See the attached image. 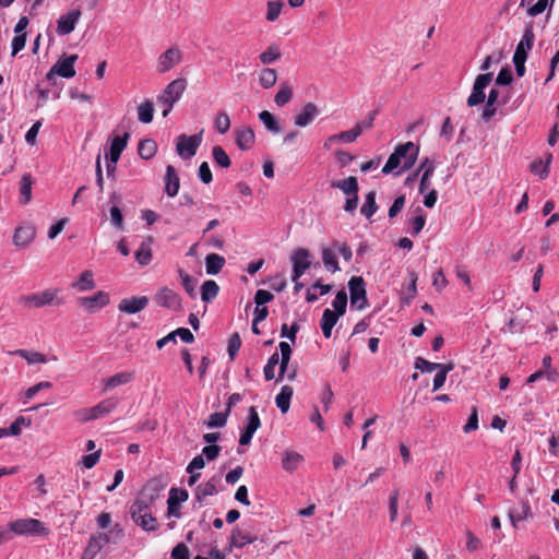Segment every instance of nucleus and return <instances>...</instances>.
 <instances>
[{"mask_svg":"<svg viewBox=\"0 0 559 559\" xmlns=\"http://www.w3.org/2000/svg\"><path fill=\"white\" fill-rule=\"evenodd\" d=\"M160 490L162 487L158 481H148L142 491V498L135 500L130 507L132 520L144 531H155L157 527V521L152 515L148 502H153L158 498Z\"/></svg>","mask_w":559,"mask_h":559,"instance_id":"obj_1","label":"nucleus"},{"mask_svg":"<svg viewBox=\"0 0 559 559\" xmlns=\"http://www.w3.org/2000/svg\"><path fill=\"white\" fill-rule=\"evenodd\" d=\"M418 154L419 147L415 143L406 142L399 144L382 167V174L388 175L392 171H397V174L408 171L414 166Z\"/></svg>","mask_w":559,"mask_h":559,"instance_id":"obj_2","label":"nucleus"},{"mask_svg":"<svg viewBox=\"0 0 559 559\" xmlns=\"http://www.w3.org/2000/svg\"><path fill=\"white\" fill-rule=\"evenodd\" d=\"M63 304L59 296V289L49 287L40 292L22 295L19 298V305L24 308L38 309L47 306H60Z\"/></svg>","mask_w":559,"mask_h":559,"instance_id":"obj_3","label":"nucleus"},{"mask_svg":"<svg viewBox=\"0 0 559 559\" xmlns=\"http://www.w3.org/2000/svg\"><path fill=\"white\" fill-rule=\"evenodd\" d=\"M187 85L186 79H176L167 84L164 92L157 97V104L163 108L162 116L164 118L168 116L174 105L181 98Z\"/></svg>","mask_w":559,"mask_h":559,"instance_id":"obj_4","label":"nucleus"},{"mask_svg":"<svg viewBox=\"0 0 559 559\" xmlns=\"http://www.w3.org/2000/svg\"><path fill=\"white\" fill-rule=\"evenodd\" d=\"M116 407L117 401L114 399H106L93 407L75 411L73 416L81 423H87L90 420H95L108 415Z\"/></svg>","mask_w":559,"mask_h":559,"instance_id":"obj_5","label":"nucleus"},{"mask_svg":"<svg viewBox=\"0 0 559 559\" xmlns=\"http://www.w3.org/2000/svg\"><path fill=\"white\" fill-rule=\"evenodd\" d=\"M9 528L15 535L46 536L49 530L36 519H19L9 523Z\"/></svg>","mask_w":559,"mask_h":559,"instance_id":"obj_6","label":"nucleus"},{"mask_svg":"<svg viewBox=\"0 0 559 559\" xmlns=\"http://www.w3.org/2000/svg\"><path fill=\"white\" fill-rule=\"evenodd\" d=\"M154 301L158 307L166 308L174 312L182 311V298L175 289L163 286L154 295Z\"/></svg>","mask_w":559,"mask_h":559,"instance_id":"obj_7","label":"nucleus"},{"mask_svg":"<svg viewBox=\"0 0 559 559\" xmlns=\"http://www.w3.org/2000/svg\"><path fill=\"white\" fill-rule=\"evenodd\" d=\"M201 131L198 134L187 135L180 134L176 140V152L182 159H190L193 157L202 143Z\"/></svg>","mask_w":559,"mask_h":559,"instance_id":"obj_8","label":"nucleus"},{"mask_svg":"<svg viewBox=\"0 0 559 559\" xmlns=\"http://www.w3.org/2000/svg\"><path fill=\"white\" fill-rule=\"evenodd\" d=\"M348 289L350 295V305L359 310L368 306L366 284L362 277L353 276L348 281Z\"/></svg>","mask_w":559,"mask_h":559,"instance_id":"obj_9","label":"nucleus"},{"mask_svg":"<svg viewBox=\"0 0 559 559\" xmlns=\"http://www.w3.org/2000/svg\"><path fill=\"white\" fill-rule=\"evenodd\" d=\"M293 264L292 281L297 282L310 267V252L305 248H298L290 255Z\"/></svg>","mask_w":559,"mask_h":559,"instance_id":"obj_10","label":"nucleus"},{"mask_svg":"<svg viewBox=\"0 0 559 559\" xmlns=\"http://www.w3.org/2000/svg\"><path fill=\"white\" fill-rule=\"evenodd\" d=\"M36 237V227L28 222L16 226L13 233L12 242L19 249L27 248Z\"/></svg>","mask_w":559,"mask_h":559,"instance_id":"obj_11","label":"nucleus"},{"mask_svg":"<svg viewBox=\"0 0 559 559\" xmlns=\"http://www.w3.org/2000/svg\"><path fill=\"white\" fill-rule=\"evenodd\" d=\"M182 61V51L179 47L173 46L164 51L157 59L156 71L167 73Z\"/></svg>","mask_w":559,"mask_h":559,"instance_id":"obj_12","label":"nucleus"},{"mask_svg":"<svg viewBox=\"0 0 559 559\" xmlns=\"http://www.w3.org/2000/svg\"><path fill=\"white\" fill-rule=\"evenodd\" d=\"M492 81V73H484L477 75L473 85V92L467 98V106L474 107L484 103L486 95L485 88Z\"/></svg>","mask_w":559,"mask_h":559,"instance_id":"obj_13","label":"nucleus"},{"mask_svg":"<svg viewBox=\"0 0 559 559\" xmlns=\"http://www.w3.org/2000/svg\"><path fill=\"white\" fill-rule=\"evenodd\" d=\"M261 420L258 411L254 406H251L248 412L246 425L240 433L239 443L241 445L250 444L253 435L260 428Z\"/></svg>","mask_w":559,"mask_h":559,"instance_id":"obj_14","label":"nucleus"},{"mask_svg":"<svg viewBox=\"0 0 559 559\" xmlns=\"http://www.w3.org/2000/svg\"><path fill=\"white\" fill-rule=\"evenodd\" d=\"M76 59V55L59 59L47 73V79L51 80L53 75H59L66 79L73 78L75 75L74 63Z\"/></svg>","mask_w":559,"mask_h":559,"instance_id":"obj_15","label":"nucleus"},{"mask_svg":"<svg viewBox=\"0 0 559 559\" xmlns=\"http://www.w3.org/2000/svg\"><path fill=\"white\" fill-rule=\"evenodd\" d=\"M129 136L130 134L126 132L123 135H117L112 139L109 153L106 155L108 174L115 170V165L124 150Z\"/></svg>","mask_w":559,"mask_h":559,"instance_id":"obj_16","label":"nucleus"},{"mask_svg":"<svg viewBox=\"0 0 559 559\" xmlns=\"http://www.w3.org/2000/svg\"><path fill=\"white\" fill-rule=\"evenodd\" d=\"M534 40L535 34L533 25L528 24L525 26L522 38L515 48L513 59L526 60L528 51L533 48Z\"/></svg>","mask_w":559,"mask_h":559,"instance_id":"obj_17","label":"nucleus"},{"mask_svg":"<svg viewBox=\"0 0 559 559\" xmlns=\"http://www.w3.org/2000/svg\"><path fill=\"white\" fill-rule=\"evenodd\" d=\"M78 302L86 311L94 312L98 309L106 307L109 304V295L106 292L99 290L93 296L80 297L78 299Z\"/></svg>","mask_w":559,"mask_h":559,"instance_id":"obj_18","label":"nucleus"},{"mask_svg":"<svg viewBox=\"0 0 559 559\" xmlns=\"http://www.w3.org/2000/svg\"><path fill=\"white\" fill-rule=\"evenodd\" d=\"M320 115V110L314 103H307L300 111L294 117V123L297 127L306 128L311 124Z\"/></svg>","mask_w":559,"mask_h":559,"instance_id":"obj_19","label":"nucleus"},{"mask_svg":"<svg viewBox=\"0 0 559 559\" xmlns=\"http://www.w3.org/2000/svg\"><path fill=\"white\" fill-rule=\"evenodd\" d=\"M148 305V298L146 296H132L130 298L122 299L118 305V310L123 313L134 314Z\"/></svg>","mask_w":559,"mask_h":559,"instance_id":"obj_20","label":"nucleus"},{"mask_svg":"<svg viewBox=\"0 0 559 559\" xmlns=\"http://www.w3.org/2000/svg\"><path fill=\"white\" fill-rule=\"evenodd\" d=\"M81 17L80 10H71L67 14L61 15L57 21V33L59 35L70 34Z\"/></svg>","mask_w":559,"mask_h":559,"instance_id":"obj_21","label":"nucleus"},{"mask_svg":"<svg viewBox=\"0 0 559 559\" xmlns=\"http://www.w3.org/2000/svg\"><path fill=\"white\" fill-rule=\"evenodd\" d=\"M221 483V477L213 476L206 483L199 485L195 488L194 497L199 502H202L206 497L214 496L218 492L217 485Z\"/></svg>","mask_w":559,"mask_h":559,"instance_id":"obj_22","label":"nucleus"},{"mask_svg":"<svg viewBox=\"0 0 559 559\" xmlns=\"http://www.w3.org/2000/svg\"><path fill=\"white\" fill-rule=\"evenodd\" d=\"M509 519L514 528L518 527V523L532 518L531 507L527 502L522 501L520 507L511 508L508 512Z\"/></svg>","mask_w":559,"mask_h":559,"instance_id":"obj_23","label":"nucleus"},{"mask_svg":"<svg viewBox=\"0 0 559 559\" xmlns=\"http://www.w3.org/2000/svg\"><path fill=\"white\" fill-rule=\"evenodd\" d=\"M104 546L106 543L118 544L124 536L123 528L120 524L112 525L107 533L94 534Z\"/></svg>","mask_w":559,"mask_h":559,"instance_id":"obj_24","label":"nucleus"},{"mask_svg":"<svg viewBox=\"0 0 559 559\" xmlns=\"http://www.w3.org/2000/svg\"><path fill=\"white\" fill-rule=\"evenodd\" d=\"M95 286L94 273L91 270L83 271L79 278L72 283V288L80 293L92 290Z\"/></svg>","mask_w":559,"mask_h":559,"instance_id":"obj_25","label":"nucleus"},{"mask_svg":"<svg viewBox=\"0 0 559 559\" xmlns=\"http://www.w3.org/2000/svg\"><path fill=\"white\" fill-rule=\"evenodd\" d=\"M134 379V371L118 372L104 380L105 390L130 383Z\"/></svg>","mask_w":559,"mask_h":559,"instance_id":"obj_26","label":"nucleus"},{"mask_svg":"<svg viewBox=\"0 0 559 559\" xmlns=\"http://www.w3.org/2000/svg\"><path fill=\"white\" fill-rule=\"evenodd\" d=\"M257 540V536L235 527L230 536V545L236 548H242L246 545L252 544Z\"/></svg>","mask_w":559,"mask_h":559,"instance_id":"obj_27","label":"nucleus"},{"mask_svg":"<svg viewBox=\"0 0 559 559\" xmlns=\"http://www.w3.org/2000/svg\"><path fill=\"white\" fill-rule=\"evenodd\" d=\"M254 143V132L251 128L243 127L236 130V144L240 150H249Z\"/></svg>","mask_w":559,"mask_h":559,"instance_id":"obj_28","label":"nucleus"},{"mask_svg":"<svg viewBox=\"0 0 559 559\" xmlns=\"http://www.w3.org/2000/svg\"><path fill=\"white\" fill-rule=\"evenodd\" d=\"M304 456L296 451H285L282 460V467L288 472H295L298 466L302 463Z\"/></svg>","mask_w":559,"mask_h":559,"instance_id":"obj_29","label":"nucleus"},{"mask_svg":"<svg viewBox=\"0 0 559 559\" xmlns=\"http://www.w3.org/2000/svg\"><path fill=\"white\" fill-rule=\"evenodd\" d=\"M225 258L217 253H210L205 257V270L209 275L218 274L225 265Z\"/></svg>","mask_w":559,"mask_h":559,"instance_id":"obj_30","label":"nucleus"},{"mask_svg":"<svg viewBox=\"0 0 559 559\" xmlns=\"http://www.w3.org/2000/svg\"><path fill=\"white\" fill-rule=\"evenodd\" d=\"M293 393L294 391L292 386L284 385L275 397V404L283 414L287 413L289 409Z\"/></svg>","mask_w":559,"mask_h":559,"instance_id":"obj_31","label":"nucleus"},{"mask_svg":"<svg viewBox=\"0 0 559 559\" xmlns=\"http://www.w3.org/2000/svg\"><path fill=\"white\" fill-rule=\"evenodd\" d=\"M178 275H179L181 285H182L183 289L186 290V293L189 295V297L195 298L197 297V286H198L197 278H194L193 276L188 274L182 269L178 270Z\"/></svg>","mask_w":559,"mask_h":559,"instance_id":"obj_32","label":"nucleus"},{"mask_svg":"<svg viewBox=\"0 0 559 559\" xmlns=\"http://www.w3.org/2000/svg\"><path fill=\"white\" fill-rule=\"evenodd\" d=\"M32 186L31 177H22L19 182V203L26 205L32 200Z\"/></svg>","mask_w":559,"mask_h":559,"instance_id":"obj_33","label":"nucleus"},{"mask_svg":"<svg viewBox=\"0 0 559 559\" xmlns=\"http://www.w3.org/2000/svg\"><path fill=\"white\" fill-rule=\"evenodd\" d=\"M331 187L342 190L346 195L358 193V183L356 177H347L344 180L332 181Z\"/></svg>","mask_w":559,"mask_h":559,"instance_id":"obj_34","label":"nucleus"},{"mask_svg":"<svg viewBox=\"0 0 559 559\" xmlns=\"http://www.w3.org/2000/svg\"><path fill=\"white\" fill-rule=\"evenodd\" d=\"M219 286L213 280L205 281L201 286V299L204 302H211L218 295Z\"/></svg>","mask_w":559,"mask_h":559,"instance_id":"obj_35","label":"nucleus"},{"mask_svg":"<svg viewBox=\"0 0 559 559\" xmlns=\"http://www.w3.org/2000/svg\"><path fill=\"white\" fill-rule=\"evenodd\" d=\"M281 56L280 47L276 44H272L259 55V60L262 64L269 66L277 61Z\"/></svg>","mask_w":559,"mask_h":559,"instance_id":"obj_36","label":"nucleus"},{"mask_svg":"<svg viewBox=\"0 0 559 559\" xmlns=\"http://www.w3.org/2000/svg\"><path fill=\"white\" fill-rule=\"evenodd\" d=\"M292 97H293L292 86L287 82H282L280 84L278 92L276 93V95L274 97V103L278 107H283L290 102Z\"/></svg>","mask_w":559,"mask_h":559,"instance_id":"obj_37","label":"nucleus"},{"mask_svg":"<svg viewBox=\"0 0 559 559\" xmlns=\"http://www.w3.org/2000/svg\"><path fill=\"white\" fill-rule=\"evenodd\" d=\"M10 355H16L24 358L28 364H45L47 361L45 355L38 352H29L26 349H15Z\"/></svg>","mask_w":559,"mask_h":559,"instance_id":"obj_38","label":"nucleus"},{"mask_svg":"<svg viewBox=\"0 0 559 559\" xmlns=\"http://www.w3.org/2000/svg\"><path fill=\"white\" fill-rule=\"evenodd\" d=\"M103 547L104 546L96 538V536L94 534L91 535L81 559H95V557L100 552Z\"/></svg>","mask_w":559,"mask_h":559,"instance_id":"obj_39","label":"nucleus"},{"mask_svg":"<svg viewBox=\"0 0 559 559\" xmlns=\"http://www.w3.org/2000/svg\"><path fill=\"white\" fill-rule=\"evenodd\" d=\"M322 262L325 269L332 273L340 271L337 257L334 250L330 248L322 249Z\"/></svg>","mask_w":559,"mask_h":559,"instance_id":"obj_40","label":"nucleus"},{"mask_svg":"<svg viewBox=\"0 0 559 559\" xmlns=\"http://www.w3.org/2000/svg\"><path fill=\"white\" fill-rule=\"evenodd\" d=\"M276 81L277 73L274 69L264 68L260 71L259 83L263 88L269 90L273 87L276 84Z\"/></svg>","mask_w":559,"mask_h":559,"instance_id":"obj_41","label":"nucleus"},{"mask_svg":"<svg viewBox=\"0 0 559 559\" xmlns=\"http://www.w3.org/2000/svg\"><path fill=\"white\" fill-rule=\"evenodd\" d=\"M157 145L155 141L151 139H144L140 141L138 145V153L143 159H148L155 155Z\"/></svg>","mask_w":559,"mask_h":559,"instance_id":"obj_42","label":"nucleus"},{"mask_svg":"<svg viewBox=\"0 0 559 559\" xmlns=\"http://www.w3.org/2000/svg\"><path fill=\"white\" fill-rule=\"evenodd\" d=\"M259 119L261 122L265 126V128L274 133L277 134L281 132V127L278 121L275 119V117L267 110H263L259 114Z\"/></svg>","mask_w":559,"mask_h":559,"instance_id":"obj_43","label":"nucleus"},{"mask_svg":"<svg viewBox=\"0 0 559 559\" xmlns=\"http://www.w3.org/2000/svg\"><path fill=\"white\" fill-rule=\"evenodd\" d=\"M154 105L151 100H145L138 107V118L142 123H150L153 120Z\"/></svg>","mask_w":559,"mask_h":559,"instance_id":"obj_44","label":"nucleus"},{"mask_svg":"<svg viewBox=\"0 0 559 559\" xmlns=\"http://www.w3.org/2000/svg\"><path fill=\"white\" fill-rule=\"evenodd\" d=\"M378 210V205L376 203V192L370 191L366 195L365 203L362 204L360 212L367 218H370Z\"/></svg>","mask_w":559,"mask_h":559,"instance_id":"obj_45","label":"nucleus"},{"mask_svg":"<svg viewBox=\"0 0 559 559\" xmlns=\"http://www.w3.org/2000/svg\"><path fill=\"white\" fill-rule=\"evenodd\" d=\"M228 415L226 411L213 413L209 416L204 425L207 428H222L226 425Z\"/></svg>","mask_w":559,"mask_h":559,"instance_id":"obj_46","label":"nucleus"},{"mask_svg":"<svg viewBox=\"0 0 559 559\" xmlns=\"http://www.w3.org/2000/svg\"><path fill=\"white\" fill-rule=\"evenodd\" d=\"M359 135H360L359 128H355L354 127L350 130L343 131V132H341L338 134H334V135L329 136V142L350 143V142H354Z\"/></svg>","mask_w":559,"mask_h":559,"instance_id":"obj_47","label":"nucleus"},{"mask_svg":"<svg viewBox=\"0 0 559 559\" xmlns=\"http://www.w3.org/2000/svg\"><path fill=\"white\" fill-rule=\"evenodd\" d=\"M453 369L452 364H444L440 369L437 370V373L433 378V389L432 391H438L444 384L447 374Z\"/></svg>","mask_w":559,"mask_h":559,"instance_id":"obj_48","label":"nucleus"},{"mask_svg":"<svg viewBox=\"0 0 559 559\" xmlns=\"http://www.w3.org/2000/svg\"><path fill=\"white\" fill-rule=\"evenodd\" d=\"M347 294L345 290H340L332 301L335 314L342 317L346 311Z\"/></svg>","mask_w":559,"mask_h":559,"instance_id":"obj_49","label":"nucleus"},{"mask_svg":"<svg viewBox=\"0 0 559 559\" xmlns=\"http://www.w3.org/2000/svg\"><path fill=\"white\" fill-rule=\"evenodd\" d=\"M212 156L215 163L222 168H227L230 165V158L224 148L219 145H216L212 150Z\"/></svg>","mask_w":559,"mask_h":559,"instance_id":"obj_50","label":"nucleus"},{"mask_svg":"<svg viewBox=\"0 0 559 559\" xmlns=\"http://www.w3.org/2000/svg\"><path fill=\"white\" fill-rule=\"evenodd\" d=\"M437 159L435 157H425L414 175H431L436 170Z\"/></svg>","mask_w":559,"mask_h":559,"instance_id":"obj_51","label":"nucleus"},{"mask_svg":"<svg viewBox=\"0 0 559 559\" xmlns=\"http://www.w3.org/2000/svg\"><path fill=\"white\" fill-rule=\"evenodd\" d=\"M280 362L278 353H274L267 360L266 365L263 368L265 380L270 381L275 379V367Z\"/></svg>","mask_w":559,"mask_h":559,"instance_id":"obj_52","label":"nucleus"},{"mask_svg":"<svg viewBox=\"0 0 559 559\" xmlns=\"http://www.w3.org/2000/svg\"><path fill=\"white\" fill-rule=\"evenodd\" d=\"M214 127L218 133L225 134L230 128L229 116L224 111L217 114L214 120Z\"/></svg>","mask_w":559,"mask_h":559,"instance_id":"obj_53","label":"nucleus"},{"mask_svg":"<svg viewBox=\"0 0 559 559\" xmlns=\"http://www.w3.org/2000/svg\"><path fill=\"white\" fill-rule=\"evenodd\" d=\"M444 364L431 362L425 358L417 357L415 360V368L419 369L421 372H432L435 370L440 369Z\"/></svg>","mask_w":559,"mask_h":559,"instance_id":"obj_54","label":"nucleus"},{"mask_svg":"<svg viewBox=\"0 0 559 559\" xmlns=\"http://www.w3.org/2000/svg\"><path fill=\"white\" fill-rule=\"evenodd\" d=\"M135 260L140 265H147L152 260V252L147 245L142 243L135 252Z\"/></svg>","mask_w":559,"mask_h":559,"instance_id":"obj_55","label":"nucleus"},{"mask_svg":"<svg viewBox=\"0 0 559 559\" xmlns=\"http://www.w3.org/2000/svg\"><path fill=\"white\" fill-rule=\"evenodd\" d=\"M283 8L282 1H269L266 11V21L274 22L278 19Z\"/></svg>","mask_w":559,"mask_h":559,"instance_id":"obj_56","label":"nucleus"},{"mask_svg":"<svg viewBox=\"0 0 559 559\" xmlns=\"http://www.w3.org/2000/svg\"><path fill=\"white\" fill-rule=\"evenodd\" d=\"M189 495L186 489L181 488H171L169 491L168 500L171 503L180 504L188 499Z\"/></svg>","mask_w":559,"mask_h":559,"instance_id":"obj_57","label":"nucleus"},{"mask_svg":"<svg viewBox=\"0 0 559 559\" xmlns=\"http://www.w3.org/2000/svg\"><path fill=\"white\" fill-rule=\"evenodd\" d=\"M241 346V340L238 333H234L228 340L227 352L233 360Z\"/></svg>","mask_w":559,"mask_h":559,"instance_id":"obj_58","label":"nucleus"},{"mask_svg":"<svg viewBox=\"0 0 559 559\" xmlns=\"http://www.w3.org/2000/svg\"><path fill=\"white\" fill-rule=\"evenodd\" d=\"M399 495V490H394L389 498V513L391 522H394L397 518Z\"/></svg>","mask_w":559,"mask_h":559,"instance_id":"obj_59","label":"nucleus"},{"mask_svg":"<svg viewBox=\"0 0 559 559\" xmlns=\"http://www.w3.org/2000/svg\"><path fill=\"white\" fill-rule=\"evenodd\" d=\"M555 0H538L534 5H532L527 13L531 16H536L543 13L547 8L551 7Z\"/></svg>","mask_w":559,"mask_h":559,"instance_id":"obj_60","label":"nucleus"},{"mask_svg":"<svg viewBox=\"0 0 559 559\" xmlns=\"http://www.w3.org/2000/svg\"><path fill=\"white\" fill-rule=\"evenodd\" d=\"M419 211L423 212L420 209H419ZM425 223H426V215L424 213H420L417 216H415L414 218H412L409 221L411 228H412V231H411L412 235L419 234L423 230Z\"/></svg>","mask_w":559,"mask_h":559,"instance_id":"obj_61","label":"nucleus"},{"mask_svg":"<svg viewBox=\"0 0 559 559\" xmlns=\"http://www.w3.org/2000/svg\"><path fill=\"white\" fill-rule=\"evenodd\" d=\"M274 296L272 293L265 289H258L254 295V302L257 306L265 307V304L272 301Z\"/></svg>","mask_w":559,"mask_h":559,"instance_id":"obj_62","label":"nucleus"},{"mask_svg":"<svg viewBox=\"0 0 559 559\" xmlns=\"http://www.w3.org/2000/svg\"><path fill=\"white\" fill-rule=\"evenodd\" d=\"M179 177H166L165 190L169 197H175L179 191Z\"/></svg>","mask_w":559,"mask_h":559,"instance_id":"obj_63","label":"nucleus"},{"mask_svg":"<svg viewBox=\"0 0 559 559\" xmlns=\"http://www.w3.org/2000/svg\"><path fill=\"white\" fill-rule=\"evenodd\" d=\"M171 558L173 559H189V549L188 547L180 543L177 546L174 547L171 551Z\"/></svg>","mask_w":559,"mask_h":559,"instance_id":"obj_64","label":"nucleus"}]
</instances>
